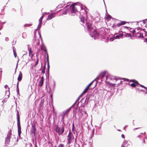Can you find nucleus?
<instances>
[{
    "mask_svg": "<svg viewBox=\"0 0 147 147\" xmlns=\"http://www.w3.org/2000/svg\"><path fill=\"white\" fill-rule=\"evenodd\" d=\"M17 125L18 127V134L19 137H20V134L21 133V126L20 124V117L19 112L17 111Z\"/></svg>",
    "mask_w": 147,
    "mask_h": 147,
    "instance_id": "f257e3e1",
    "label": "nucleus"
},
{
    "mask_svg": "<svg viewBox=\"0 0 147 147\" xmlns=\"http://www.w3.org/2000/svg\"><path fill=\"white\" fill-rule=\"evenodd\" d=\"M75 5H76V4L73 3L70 6V7L71 8V15L72 16L75 15L76 14V12L78 11L75 7Z\"/></svg>",
    "mask_w": 147,
    "mask_h": 147,
    "instance_id": "f03ea898",
    "label": "nucleus"
},
{
    "mask_svg": "<svg viewBox=\"0 0 147 147\" xmlns=\"http://www.w3.org/2000/svg\"><path fill=\"white\" fill-rule=\"evenodd\" d=\"M130 82L132 83L130 84L131 87L134 88L136 86L138 87V84H139V83L136 80H130Z\"/></svg>",
    "mask_w": 147,
    "mask_h": 147,
    "instance_id": "7ed1b4c3",
    "label": "nucleus"
},
{
    "mask_svg": "<svg viewBox=\"0 0 147 147\" xmlns=\"http://www.w3.org/2000/svg\"><path fill=\"white\" fill-rule=\"evenodd\" d=\"M55 131L59 135H62L64 131V129L63 127H62L61 128H59L58 126L57 125Z\"/></svg>",
    "mask_w": 147,
    "mask_h": 147,
    "instance_id": "20e7f679",
    "label": "nucleus"
},
{
    "mask_svg": "<svg viewBox=\"0 0 147 147\" xmlns=\"http://www.w3.org/2000/svg\"><path fill=\"white\" fill-rule=\"evenodd\" d=\"M99 34V33L96 30H95L93 32L92 36L94 39H96L98 37Z\"/></svg>",
    "mask_w": 147,
    "mask_h": 147,
    "instance_id": "39448f33",
    "label": "nucleus"
},
{
    "mask_svg": "<svg viewBox=\"0 0 147 147\" xmlns=\"http://www.w3.org/2000/svg\"><path fill=\"white\" fill-rule=\"evenodd\" d=\"M87 25V28L88 30L90 32L91 31V30L93 29V28L92 27V24L87 23L86 24Z\"/></svg>",
    "mask_w": 147,
    "mask_h": 147,
    "instance_id": "423d86ee",
    "label": "nucleus"
},
{
    "mask_svg": "<svg viewBox=\"0 0 147 147\" xmlns=\"http://www.w3.org/2000/svg\"><path fill=\"white\" fill-rule=\"evenodd\" d=\"M94 80L92 82L90 83L84 89V90L83 91V92L82 93V94H84L86 93L89 88L90 86L91 85V84H92V83L94 82Z\"/></svg>",
    "mask_w": 147,
    "mask_h": 147,
    "instance_id": "0eeeda50",
    "label": "nucleus"
},
{
    "mask_svg": "<svg viewBox=\"0 0 147 147\" xmlns=\"http://www.w3.org/2000/svg\"><path fill=\"white\" fill-rule=\"evenodd\" d=\"M44 78L43 76H42L40 78V80L38 84V86L41 87L43 85L44 81Z\"/></svg>",
    "mask_w": 147,
    "mask_h": 147,
    "instance_id": "6e6552de",
    "label": "nucleus"
},
{
    "mask_svg": "<svg viewBox=\"0 0 147 147\" xmlns=\"http://www.w3.org/2000/svg\"><path fill=\"white\" fill-rule=\"evenodd\" d=\"M55 13H52L49 14L47 18V20H50L54 18L55 17Z\"/></svg>",
    "mask_w": 147,
    "mask_h": 147,
    "instance_id": "1a4fd4ad",
    "label": "nucleus"
},
{
    "mask_svg": "<svg viewBox=\"0 0 147 147\" xmlns=\"http://www.w3.org/2000/svg\"><path fill=\"white\" fill-rule=\"evenodd\" d=\"M105 72H102L100 75L98 77H97V78H96L95 80H98L100 79V78H101L102 79L105 76Z\"/></svg>",
    "mask_w": 147,
    "mask_h": 147,
    "instance_id": "9d476101",
    "label": "nucleus"
},
{
    "mask_svg": "<svg viewBox=\"0 0 147 147\" xmlns=\"http://www.w3.org/2000/svg\"><path fill=\"white\" fill-rule=\"evenodd\" d=\"M11 133L8 134L7 135V138L5 141L6 142L8 143L10 141V139L11 138Z\"/></svg>",
    "mask_w": 147,
    "mask_h": 147,
    "instance_id": "9b49d317",
    "label": "nucleus"
},
{
    "mask_svg": "<svg viewBox=\"0 0 147 147\" xmlns=\"http://www.w3.org/2000/svg\"><path fill=\"white\" fill-rule=\"evenodd\" d=\"M136 37L138 38H144L143 34H142L140 32H137L136 33Z\"/></svg>",
    "mask_w": 147,
    "mask_h": 147,
    "instance_id": "f8f14e48",
    "label": "nucleus"
},
{
    "mask_svg": "<svg viewBox=\"0 0 147 147\" xmlns=\"http://www.w3.org/2000/svg\"><path fill=\"white\" fill-rule=\"evenodd\" d=\"M31 129L32 133H34V135H35V133L36 131V128L35 127V126L33 124L32 125V128Z\"/></svg>",
    "mask_w": 147,
    "mask_h": 147,
    "instance_id": "ddd939ff",
    "label": "nucleus"
},
{
    "mask_svg": "<svg viewBox=\"0 0 147 147\" xmlns=\"http://www.w3.org/2000/svg\"><path fill=\"white\" fill-rule=\"evenodd\" d=\"M22 73L21 72H20V74L19 75V76L18 77V82H20L21 80H22Z\"/></svg>",
    "mask_w": 147,
    "mask_h": 147,
    "instance_id": "4468645a",
    "label": "nucleus"
},
{
    "mask_svg": "<svg viewBox=\"0 0 147 147\" xmlns=\"http://www.w3.org/2000/svg\"><path fill=\"white\" fill-rule=\"evenodd\" d=\"M126 23V22L125 21H121L120 23H118L116 25V26L118 27H119L121 25L125 24Z\"/></svg>",
    "mask_w": 147,
    "mask_h": 147,
    "instance_id": "2eb2a0df",
    "label": "nucleus"
},
{
    "mask_svg": "<svg viewBox=\"0 0 147 147\" xmlns=\"http://www.w3.org/2000/svg\"><path fill=\"white\" fill-rule=\"evenodd\" d=\"M71 133L70 131L68 134L67 137V140H68V142H70L71 139Z\"/></svg>",
    "mask_w": 147,
    "mask_h": 147,
    "instance_id": "dca6fc26",
    "label": "nucleus"
},
{
    "mask_svg": "<svg viewBox=\"0 0 147 147\" xmlns=\"http://www.w3.org/2000/svg\"><path fill=\"white\" fill-rule=\"evenodd\" d=\"M123 35V33H121L115 36L116 39H119L120 38H121Z\"/></svg>",
    "mask_w": 147,
    "mask_h": 147,
    "instance_id": "f3484780",
    "label": "nucleus"
},
{
    "mask_svg": "<svg viewBox=\"0 0 147 147\" xmlns=\"http://www.w3.org/2000/svg\"><path fill=\"white\" fill-rule=\"evenodd\" d=\"M29 55L30 56H31V57H32L33 55L32 53L33 51L32 50L31 48L29 49Z\"/></svg>",
    "mask_w": 147,
    "mask_h": 147,
    "instance_id": "a211bd4d",
    "label": "nucleus"
},
{
    "mask_svg": "<svg viewBox=\"0 0 147 147\" xmlns=\"http://www.w3.org/2000/svg\"><path fill=\"white\" fill-rule=\"evenodd\" d=\"M41 49L43 51L46 52V53L47 52L46 47L44 46H41Z\"/></svg>",
    "mask_w": 147,
    "mask_h": 147,
    "instance_id": "6ab92c4d",
    "label": "nucleus"
},
{
    "mask_svg": "<svg viewBox=\"0 0 147 147\" xmlns=\"http://www.w3.org/2000/svg\"><path fill=\"white\" fill-rule=\"evenodd\" d=\"M44 17V15H43L42 16L40 17V19L39 20V24H41L42 20L43 18Z\"/></svg>",
    "mask_w": 147,
    "mask_h": 147,
    "instance_id": "aec40b11",
    "label": "nucleus"
},
{
    "mask_svg": "<svg viewBox=\"0 0 147 147\" xmlns=\"http://www.w3.org/2000/svg\"><path fill=\"white\" fill-rule=\"evenodd\" d=\"M84 112L83 110L82 109H79V114L81 115H82L83 114V112Z\"/></svg>",
    "mask_w": 147,
    "mask_h": 147,
    "instance_id": "412c9836",
    "label": "nucleus"
},
{
    "mask_svg": "<svg viewBox=\"0 0 147 147\" xmlns=\"http://www.w3.org/2000/svg\"><path fill=\"white\" fill-rule=\"evenodd\" d=\"M80 19L81 20H80V21H81V22H82L83 23H84L85 19L84 18L82 17Z\"/></svg>",
    "mask_w": 147,
    "mask_h": 147,
    "instance_id": "4be33fe9",
    "label": "nucleus"
},
{
    "mask_svg": "<svg viewBox=\"0 0 147 147\" xmlns=\"http://www.w3.org/2000/svg\"><path fill=\"white\" fill-rule=\"evenodd\" d=\"M115 80L116 81H118V82H119L118 84H117V86H118L119 85H120L121 84V81H120V80H117L116 79H115Z\"/></svg>",
    "mask_w": 147,
    "mask_h": 147,
    "instance_id": "5701e85b",
    "label": "nucleus"
},
{
    "mask_svg": "<svg viewBox=\"0 0 147 147\" xmlns=\"http://www.w3.org/2000/svg\"><path fill=\"white\" fill-rule=\"evenodd\" d=\"M111 18V16L109 15L108 14L107 16V17L106 18V20H109Z\"/></svg>",
    "mask_w": 147,
    "mask_h": 147,
    "instance_id": "b1692460",
    "label": "nucleus"
},
{
    "mask_svg": "<svg viewBox=\"0 0 147 147\" xmlns=\"http://www.w3.org/2000/svg\"><path fill=\"white\" fill-rule=\"evenodd\" d=\"M126 36L128 37H131V34L130 33H127L126 35Z\"/></svg>",
    "mask_w": 147,
    "mask_h": 147,
    "instance_id": "393cba45",
    "label": "nucleus"
},
{
    "mask_svg": "<svg viewBox=\"0 0 147 147\" xmlns=\"http://www.w3.org/2000/svg\"><path fill=\"white\" fill-rule=\"evenodd\" d=\"M38 61H39L38 58H37L36 59V64L35 65V67L36 66V65H37V64H38Z\"/></svg>",
    "mask_w": 147,
    "mask_h": 147,
    "instance_id": "a878e982",
    "label": "nucleus"
},
{
    "mask_svg": "<svg viewBox=\"0 0 147 147\" xmlns=\"http://www.w3.org/2000/svg\"><path fill=\"white\" fill-rule=\"evenodd\" d=\"M140 86V87H142V88H146V87H145L144 86L142 85H141V84H138V86Z\"/></svg>",
    "mask_w": 147,
    "mask_h": 147,
    "instance_id": "bb28decb",
    "label": "nucleus"
},
{
    "mask_svg": "<svg viewBox=\"0 0 147 147\" xmlns=\"http://www.w3.org/2000/svg\"><path fill=\"white\" fill-rule=\"evenodd\" d=\"M64 146L63 144H61L59 145L58 147H64Z\"/></svg>",
    "mask_w": 147,
    "mask_h": 147,
    "instance_id": "cd10ccee",
    "label": "nucleus"
},
{
    "mask_svg": "<svg viewBox=\"0 0 147 147\" xmlns=\"http://www.w3.org/2000/svg\"><path fill=\"white\" fill-rule=\"evenodd\" d=\"M144 42L146 43L147 44V38H145L144 39Z\"/></svg>",
    "mask_w": 147,
    "mask_h": 147,
    "instance_id": "c85d7f7f",
    "label": "nucleus"
},
{
    "mask_svg": "<svg viewBox=\"0 0 147 147\" xmlns=\"http://www.w3.org/2000/svg\"><path fill=\"white\" fill-rule=\"evenodd\" d=\"M13 53H14V56L15 57H16V56H17L16 53V52L15 51H14L13 50Z\"/></svg>",
    "mask_w": 147,
    "mask_h": 147,
    "instance_id": "c756f323",
    "label": "nucleus"
},
{
    "mask_svg": "<svg viewBox=\"0 0 147 147\" xmlns=\"http://www.w3.org/2000/svg\"><path fill=\"white\" fill-rule=\"evenodd\" d=\"M49 67H50L49 64V63H47V69L48 71H49Z\"/></svg>",
    "mask_w": 147,
    "mask_h": 147,
    "instance_id": "7c9ffc66",
    "label": "nucleus"
},
{
    "mask_svg": "<svg viewBox=\"0 0 147 147\" xmlns=\"http://www.w3.org/2000/svg\"><path fill=\"white\" fill-rule=\"evenodd\" d=\"M18 84H19V82H18L17 84V90H18L17 91L18 92L19 91V88H18Z\"/></svg>",
    "mask_w": 147,
    "mask_h": 147,
    "instance_id": "2f4dec72",
    "label": "nucleus"
},
{
    "mask_svg": "<svg viewBox=\"0 0 147 147\" xmlns=\"http://www.w3.org/2000/svg\"><path fill=\"white\" fill-rule=\"evenodd\" d=\"M71 110V107H70V108H69L68 109L67 111H66V112L67 113H68V112L70 111V110Z\"/></svg>",
    "mask_w": 147,
    "mask_h": 147,
    "instance_id": "473e14b6",
    "label": "nucleus"
},
{
    "mask_svg": "<svg viewBox=\"0 0 147 147\" xmlns=\"http://www.w3.org/2000/svg\"><path fill=\"white\" fill-rule=\"evenodd\" d=\"M45 69H44L42 70V72L43 73H45Z\"/></svg>",
    "mask_w": 147,
    "mask_h": 147,
    "instance_id": "72a5a7b5",
    "label": "nucleus"
},
{
    "mask_svg": "<svg viewBox=\"0 0 147 147\" xmlns=\"http://www.w3.org/2000/svg\"><path fill=\"white\" fill-rule=\"evenodd\" d=\"M67 13V10H66L63 12V14H66Z\"/></svg>",
    "mask_w": 147,
    "mask_h": 147,
    "instance_id": "f704fd0d",
    "label": "nucleus"
},
{
    "mask_svg": "<svg viewBox=\"0 0 147 147\" xmlns=\"http://www.w3.org/2000/svg\"><path fill=\"white\" fill-rule=\"evenodd\" d=\"M5 40L6 41H8L9 40V38H8L6 37L5 38Z\"/></svg>",
    "mask_w": 147,
    "mask_h": 147,
    "instance_id": "c9c22d12",
    "label": "nucleus"
},
{
    "mask_svg": "<svg viewBox=\"0 0 147 147\" xmlns=\"http://www.w3.org/2000/svg\"><path fill=\"white\" fill-rule=\"evenodd\" d=\"M127 141H125L123 143V144L124 145H125L126 144H127Z\"/></svg>",
    "mask_w": 147,
    "mask_h": 147,
    "instance_id": "e433bc0d",
    "label": "nucleus"
},
{
    "mask_svg": "<svg viewBox=\"0 0 147 147\" xmlns=\"http://www.w3.org/2000/svg\"><path fill=\"white\" fill-rule=\"evenodd\" d=\"M136 30H133L132 33L133 34H134L136 33Z\"/></svg>",
    "mask_w": 147,
    "mask_h": 147,
    "instance_id": "4c0bfd02",
    "label": "nucleus"
},
{
    "mask_svg": "<svg viewBox=\"0 0 147 147\" xmlns=\"http://www.w3.org/2000/svg\"><path fill=\"white\" fill-rule=\"evenodd\" d=\"M121 137L123 138H125V136H124V134H122L121 135Z\"/></svg>",
    "mask_w": 147,
    "mask_h": 147,
    "instance_id": "58836bf2",
    "label": "nucleus"
},
{
    "mask_svg": "<svg viewBox=\"0 0 147 147\" xmlns=\"http://www.w3.org/2000/svg\"><path fill=\"white\" fill-rule=\"evenodd\" d=\"M145 140L144 139H143V140L142 141V143L144 144L145 143Z\"/></svg>",
    "mask_w": 147,
    "mask_h": 147,
    "instance_id": "ea45409f",
    "label": "nucleus"
},
{
    "mask_svg": "<svg viewBox=\"0 0 147 147\" xmlns=\"http://www.w3.org/2000/svg\"><path fill=\"white\" fill-rule=\"evenodd\" d=\"M46 63H45L44 65V69H45V68H46Z\"/></svg>",
    "mask_w": 147,
    "mask_h": 147,
    "instance_id": "a19ab883",
    "label": "nucleus"
},
{
    "mask_svg": "<svg viewBox=\"0 0 147 147\" xmlns=\"http://www.w3.org/2000/svg\"><path fill=\"white\" fill-rule=\"evenodd\" d=\"M46 53H47V59H49V56H48V53L47 52Z\"/></svg>",
    "mask_w": 147,
    "mask_h": 147,
    "instance_id": "79ce46f5",
    "label": "nucleus"
},
{
    "mask_svg": "<svg viewBox=\"0 0 147 147\" xmlns=\"http://www.w3.org/2000/svg\"><path fill=\"white\" fill-rule=\"evenodd\" d=\"M8 86L7 85H5V88H7L8 87Z\"/></svg>",
    "mask_w": 147,
    "mask_h": 147,
    "instance_id": "37998d69",
    "label": "nucleus"
},
{
    "mask_svg": "<svg viewBox=\"0 0 147 147\" xmlns=\"http://www.w3.org/2000/svg\"><path fill=\"white\" fill-rule=\"evenodd\" d=\"M82 94V93L80 95V96H79V98H80V97H81L82 96V95L83 94Z\"/></svg>",
    "mask_w": 147,
    "mask_h": 147,
    "instance_id": "c03bdc74",
    "label": "nucleus"
},
{
    "mask_svg": "<svg viewBox=\"0 0 147 147\" xmlns=\"http://www.w3.org/2000/svg\"><path fill=\"white\" fill-rule=\"evenodd\" d=\"M145 29H143V31L146 33H147V32H146V31L145 30Z\"/></svg>",
    "mask_w": 147,
    "mask_h": 147,
    "instance_id": "a18cd8bd",
    "label": "nucleus"
},
{
    "mask_svg": "<svg viewBox=\"0 0 147 147\" xmlns=\"http://www.w3.org/2000/svg\"><path fill=\"white\" fill-rule=\"evenodd\" d=\"M11 131H11V129H10V130H9V132L10 133H9V134L11 133Z\"/></svg>",
    "mask_w": 147,
    "mask_h": 147,
    "instance_id": "49530a36",
    "label": "nucleus"
},
{
    "mask_svg": "<svg viewBox=\"0 0 147 147\" xmlns=\"http://www.w3.org/2000/svg\"><path fill=\"white\" fill-rule=\"evenodd\" d=\"M47 63H49V59H47Z\"/></svg>",
    "mask_w": 147,
    "mask_h": 147,
    "instance_id": "de8ad7c7",
    "label": "nucleus"
},
{
    "mask_svg": "<svg viewBox=\"0 0 147 147\" xmlns=\"http://www.w3.org/2000/svg\"><path fill=\"white\" fill-rule=\"evenodd\" d=\"M124 80H125L126 81H128V80L127 79L124 78Z\"/></svg>",
    "mask_w": 147,
    "mask_h": 147,
    "instance_id": "09e8293b",
    "label": "nucleus"
},
{
    "mask_svg": "<svg viewBox=\"0 0 147 147\" xmlns=\"http://www.w3.org/2000/svg\"><path fill=\"white\" fill-rule=\"evenodd\" d=\"M121 147H125V146L123 145H121Z\"/></svg>",
    "mask_w": 147,
    "mask_h": 147,
    "instance_id": "8fccbe9b",
    "label": "nucleus"
},
{
    "mask_svg": "<svg viewBox=\"0 0 147 147\" xmlns=\"http://www.w3.org/2000/svg\"><path fill=\"white\" fill-rule=\"evenodd\" d=\"M136 90H139V88H137V87L136 88Z\"/></svg>",
    "mask_w": 147,
    "mask_h": 147,
    "instance_id": "3c124183",
    "label": "nucleus"
},
{
    "mask_svg": "<svg viewBox=\"0 0 147 147\" xmlns=\"http://www.w3.org/2000/svg\"><path fill=\"white\" fill-rule=\"evenodd\" d=\"M116 84H113V86H114V85H115Z\"/></svg>",
    "mask_w": 147,
    "mask_h": 147,
    "instance_id": "603ef678",
    "label": "nucleus"
},
{
    "mask_svg": "<svg viewBox=\"0 0 147 147\" xmlns=\"http://www.w3.org/2000/svg\"><path fill=\"white\" fill-rule=\"evenodd\" d=\"M140 90L141 91H144V90Z\"/></svg>",
    "mask_w": 147,
    "mask_h": 147,
    "instance_id": "864d4df0",
    "label": "nucleus"
},
{
    "mask_svg": "<svg viewBox=\"0 0 147 147\" xmlns=\"http://www.w3.org/2000/svg\"><path fill=\"white\" fill-rule=\"evenodd\" d=\"M79 98H79V97H78V99H77V100H78V99H79Z\"/></svg>",
    "mask_w": 147,
    "mask_h": 147,
    "instance_id": "5fc2aeb1",
    "label": "nucleus"
},
{
    "mask_svg": "<svg viewBox=\"0 0 147 147\" xmlns=\"http://www.w3.org/2000/svg\"><path fill=\"white\" fill-rule=\"evenodd\" d=\"M74 127V124H73V127Z\"/></svg>",
    "mask_w": 147,
    "mask_h": 147,
    "instance_id": "6e6d98bb",
    "label": "nucleus"
},
{
    "mask_svg": "<svg viewBox=\"0 0 147 147\" xmlns=\"http://www.w3.org/2000/svg\"><path fill=\"white\" fill-rule=\"evenodd\" d=\"M54 147H57V146H54Z\"/></svg>",
    "mask_w": 147,
    "mask_h": 147,
    "instance_id": "4d7b16f0",
    "label": "nucleus"
},
{
    "mask_svg": "<svg viewBox=\"0 0 147 147\" xmlns=\"http://www.w3.org/2000/svg\"><path fill=\"white\" fill-rule=\"evenodd\" d=\"M138 129V128H136L135 129Z\"/></svg>",
    "mask_w": 147,
    "mask_h": 147,
    "instance_id": "13d9d810",
    "label": "nucleus"
},
{
    "mask_svg": "<svg viewBox=\"0 0 147 147\" xmlns=\"http://www.w3.org/2000/svg\"><path fill=\"white\" fill-rule=\"evenodd\" d=\"M138 137H139V136H138Z\"/></svg>",
    "mask_w": 147,
    "mask_h": 147,
    "instance_id": "bf43d9fd",
    "label": "nucleus"
},
{
    "mask_svg": "<svg viewBox=\"0 0 147 147\" xmlns=\"http://www.w3.org/2000/svg\"><path fill=\"white\" fill-rule=\"evenodd\" d=\"M72 130H74L73 128Z\"/></svg>",
    "mask_w": 147,
    "mask_h": 147,
    "instance_id": "052dcab7",
    "label": "nucleus"
},
{
    "mask_svg": "<svg viewBox=\"0 0 147 147\" xmlns=\"http://www.w3.org/2000/svg\"><path fill=\"white\" fill-rule=\"evenodd\" d=\"M1 29H0V30Z\"/></svg>",
    "mask_w": 147,
    "mask_h": 147,
    "instance_id": "680f3d73",
    "label": "nucleus"
}]
</instances>
